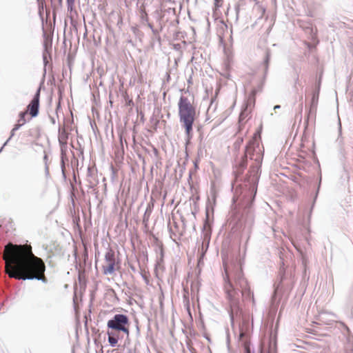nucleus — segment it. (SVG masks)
<instances>
[{"label": "nucleus", "instance_id": "20e7f679", "mask_svg": "<svg viewBox=\"0 0 353 353\" xmlns=\"http://www.w3.org/2000/svg\"><path fill=\"white\" fill-rule=\"evenodd\" d=\"M178 108L179 121L181 125L194 124L196 117V108L186 97L183 95L180 97Z\"/></svg>", "mask_w": 353, "mask_h": 353}, {"label": "nucleus", "instance_id": "a878e982", "mask_svg": "<svg viewBox=\"0 0 353 353\" xmlns=\"http://www.w3.org/2000/svg\"><path fill=\"white\" fill-rule=\"evenodd\" d=\"M28 112H24V111H22V112H19V121H23L22 123H23V125L26 123V116L27 115Z\"/></svg>", "mask_w": 353, "mask_h": 353}, {"label": "nucleus", "instance_id": "4c0bfd02", "mask_svg": "<svg viewBox=\"0 0 353 353\" xmlns=\"http://www.w3.org/2000/svg\"><path fill=\"white\" fill-rule=\"evenodd\" d=\"M78 279H79V283H81V282H82V281H83V276H81V274H79V277H78Z\"/></svg>", "mask_w": 353, "mask_h": 353}, {"label": "nucleus", "instance_id": "c03bdc74", "mask_svg": "<svg viewBox=\"0 0 353 353\" xmlns=\"http://www.w3.org/2000/svg\"><path fill=\"white\" fill-rule=\"evenodd\" d=\"M236 16L238 17L239 12V7L236 8Z\"/></svg>", "mask_w": 353, "mask_h": 353}, {"label": "nucleus", "instance_id": "ddd939ff", "mask_svg": "<svg viewBox=\"0 0 353 353\" xmlns=\"http://www.w3.org/2000/svg\"><path fill=\"white\" fill-rule=\"evenodd\" d=\"M321 181H322V176H321V173L320 172L319 180L315 186V192L312 196L313 200H312V205H311V210H312V209L314 208L316 201L317 200V198H318V196L319 194V191L321 189Z\"/></svg>", "mask_w": 353, "mask_h": 353}, {"label": "nucleus", "instance_id": "a211bd4d", "mask_svg": "<svg viewBox=\"0 0 353 353\" xmlns=\"http://www.w3.org/2000/svg\"><path fill=\"white\" fill-rule=\"evenodd\" d=\"M105 260L108 263H115V254L112 249H108L105 252Z\"/></svg>", "mask_w": 353, "mask_h": 353}, {"label": "nucleus", "instance_id": "09e8293b", "mask_svg": "<svg viewBox=\"0 0 353 353\" xmlns=\"http://www.w3.org/2000/svg\"><path fill=\"white\" fill-rule=\"evenodd\" d=\"M272 333H271V336H270V338H271V341L272 340Z\"/></svg>", "mask_w": 353, "mask_h": 353}, {"label": "nucleus", "instance_id": "393cba45", "mask_svg": "<svg viewBox=\"0 0 353 353\" xmlns=\"http://www.w3.org/2000/svg\"><path fill=\"white\" fill-rule=\"evenodd\" d=\"M151 212L152 210L150 208H148L146 209L143 216V222L144 223H146L148 221Z\"/></svg>", "mask_w": 353, "mask_h": 353}, {"label": "nucleus", "instance_id": "37998d69", "mask_svg": "<svg viewBox=\"0 0 353 353\" xmlns=\"http://www.w3.org/2000/svg\"><path fill=\"white\" fill-rule=\"evenodd\" d=\"M142 278H143V279H145L146 283H148V278L146 276H145L143 274H142Z\"/></svg>", "mask_w": 353, "mask_h": 353}, {"label": "nucleus", "instance_id": "49530a36", "mask_svg": "<svg viewBox=\"0 0 353 353\" xmlns=\"http://www.w3.org/2000/svg\"><path fill=\"white\" fill-rule=\"evenodd\" d=\"M345 330L347 331V332H350V329L347 326L345 325Z\"/></svg>", "mask_w": 353, "mask_h": 353}, {"label": "nucleus", "instance_id": "f704fd0d", "mask_svg": "<svg viewBox=\"0 0 353 353\" xmlns=\"http://www.w3.org/2000/svg\"><path fill=\"white\" fill-rule=\"evenodd\" d=\"M87 181L89 183V185H88L89 188H93L95 185L90 179H88Z\"/></svg>", "mask_w": 353, "mask_h": 353}, {"label": "nucleus", "instance_id": "4468645a", "mask_svg": "<svg viewBox=\"0 0 353 353\" xmlns=\"http://www.w3.org/2000/svg\"><path fill=\"white\" fill-rule=\"evenodd\" d=\"M182 126L185 129L186 136V144H189L193 137V124H185L182 125Z\"/></svg>", "mask_w": 353, "mask_h": 353}, {"label": "nucleus", "instance_id": "a19ab883", "mask_svg": "<svg viewBox=\"0 0 353 353\" xmlns=\"http://www.w3.org/2000/svg\"><path fill=\"white\" fill-rule=\"evenodd\" d=\"M299 110H300V112L299 113H300V114H301V112H302V110H303V104L302 103H301L299 105Z\"/></svg>", "mask_w": 353, "mask_h": 353}, {"label": "nucleus", "instance_id": "c85d7f7f", "mask_svg": "<svg viewBox=\"0 0 353 353\" xmlns=\"http://www.w3.org/2000/svg\"><path fill=\"white\" fill-rule=\"evenodd\" d=\"M151 30H152L154 36L155 37V38L157 39L159 41H160L161 37L159 35V31L157 29H155L154 28Z\"/></svg>", "mask_w": 353, "mask_h": 353}, {"label": "nucleus", "instance_id": "bb28decb", "mask_svg": "<svg viewBox=\"0 0 353 353\" xmlns=\"http://www.w3.org/2000/svg\"><path fill=\"white\" fill-rule=\"evenodd\" d=\"M243 139L242 137L237 138V139L235 141V142L234 143V148L236 150H239L241 147V145L243 143Z\"/></svg>", "mask_w": 353, "mask_h": 353}, {"label": "nucleus", "instance_id": "6e6552de", "mask_svg": "<svg viewBox=\"0 0 353 353\" xmlns=\"http://www.w3.org/2000/svg\"><path fill=\"white\" fill-rule=\"evenodd\" d=\"M68 139V133L65 130H61V128H59V136L58 140L60 145V150L67 151V141Z\"/></svg>", "mask_w": 353, "mask_h": 353}, {"label": "nucleus", "instance_id": "dca6fc26", "mask_svg": "<svg viewBox=\"0 0 353 353\" xmlns=\"http://www.w3.org/2000/svg\"><path fill=\"white\" fill-rule=\"evenodd\" d=\"M318 104L310 103L309 110L307 112V115L306 120L308 121L309 119H315L316 115V110H317Z\"/></svg>", "mask_w": 353, "mask_h": 353}, {"label": "nucleus", "instance_id": "1a4fd4ad", "mask_svg": "<svg viewBox=\"0 0 353 353\" xmlns=\"http://www.w3.org/2000/svg\"><path fill=\"white\" fill-rule=\"evenodd\" d=\"M39 106L40 102L34 100H31L27 105V110L32 118H34L38 116L39 113Z\"/></svg>", "mask_w": 353, "mask_h": 353}, {"label": "nucleus", "instance_id": "de8ad7c7", "mask_svg": "<svg viewBox=\"0 0 353 353\" xmlns=\"http://www.w3.org/2000/svg\"><path fill=\"white\" fill-rule=\"evenodd\" d=\"M46 159H47V156H46V155H45V156H44V160H46Z\"/></svg>", "mask_w": 353, "mask_h": 353}, {"label": "nucleus", "instance_id": "0eeeda50", "mask_svg": "<svg viewBox=\"0 0 353 353\" xmlns=\"http://www.w3.org/2000/svg\"><path fill=\"white\" fill-rule=\"evenodd\" d=\"M272 56V51L270 48H266L263 50L262 61L261 63V66L263 72V79H266V77L268 75Z\"/></svg>", "mask_w": 353, "mask_h": 353}, {"label": "nucleus", "instance_id": "473e14b6", "mask_svg": "<svg viewBox=\"0 0 353 353\" xmlns=\"http://www.w3.org/2000/svg\"><path fill=\"white\" fill-rule=\"evenodd\" d=\"M135 323H136L135 325H136V330H137V334L139 336L140 334V329H139L138 321H136Z\"/></svg>", "mask_w": 353, "mask_h": 353}, {"label": "nucleus", "instance_id": "2f4dec72", "mask_svg": "<svg viewBox=\"0 0 353 353\" xmlns=\"http://www.w3.org/2000/svg\"><path fill=\"white\" fill-rule=\"evenodd\" d=\"M265 80V79H263V81H262V82L261 83V84L258 86V88H256V90H257V92H259V91H261V90H262V88H263V84H264Z\"/></svg>", "mask_w": 353, "mask_h": 353}, {"label": "nucleus", "instance_id": "7c9ffc66", "mask_svg": "<svg viewBox=\"0 0 353 353\" xmlns=\"http://www.w3.org/2000/svg\"><path fill=\"white\" fill-rule=\"evenodd\" d=\"M23 125V123H17L16 125H14V128H13V131H17L18 130L22 125Z\"/></svg>", "mask_w": 353, "mask_h": 353}, {"label": "nucleus", "instance_id": "423d86ee", "mask_svg": "<svg viewBox=\"0 0 353 353\" xmlns=\"http://www.w3.org/2000/svg\"><path fill=\"white\" fill-rule=\"evenodd\" d=\"M212 230L210 225H208L207 222L205 224L202 230V243L201 246H199V250H201V255L203 256L208 250L210 241L211 239Z\"/></svg>", "mask_w": 353, "mask_h": 353}, {"label": "nucleus", "instance_id": "9d476101", "mask_svg": "<svg viewBox=\"0 0 353 353\" xmlns=\"http://www.w3.org/2000/svg\"><path fill=\"white\" fill-rule=\"evenodd\" d=\"M256 93H257L256 89L252 90V91H251L250 94H249V96L248 97L244 105V107H245L246 109H250L251 110V109L254 106L255 100H256L255 97H256Z\"/></svg>", "mask_w": 353, "mask_h": 353}, {"label": "nucleus", "instance_id": "7ed1b4c3", "mask_svg": "<svg viewBox=\"0 0 353 353\" xmlns=\"http://www.w3.org/2000/svg\"><path fill=\"white\" fill-rule=\"evenodd\" d=\"M224 290L230 303L229 314L231 323L241 314V301L251 300L254 303L253 292L244 276L240 260L232 262L230 266H225Z\"/></svg>", "mask_w": 353, "mask_h": 353}, {"label": "nucleus", "instance_id": "412c9836", "mask_svg": "<svg viewBox=\"0 0 353 353\" xmlns=\"http://www.w3.org/2000/svg\"><path fill=\"white\" fill-rule=\"evenodd\" d=\"M249 112H250V109H246L245 107H243L239 114V120L240 121H243L245 117H248Z\"/></svg>", "mask_w": 353, "mask_h": 353}, {"label": "nucleus", "instance_id": "f257e3e1", "mask_svg": "<svg viewBox=\"0 0 353 353\" xmlns=\"http://www.w3.org/2000/svg\"><path fill=\"white\" fill-rule=\"evenodd\" d=\"M263 158V152L261 150L259 143L251 140L245 148L243 156L235 160L233 174L236 192L239 191L242 197V209L234 212L230 221L234 232L249 231L253 224L252 205L261 173Z\"/></svg>", "mask_w": 353, "mask_h": 353}, {"label": "nucleus", "instance_id": "9b49d317", "mask_svg": "<svg viewBox=\"0 0 353 353\" xmlns=\"http://www.w3.org/2000/svg\"><path fill=\"white\" fill-rule=\"evenodd\" d=\"M43 61L44 64V72L46 73V66L48 64V59H47V54L50 56V52L52 49V44L51 43L48 42L47 41H45L43 43Z\"/></svg>", "mask_w": 353, "mask_h": 353}, {"label": "nucleus", "instance_id": "f8f14e48", "mask_svg": "<svg viewBox=\"0 0 353 353\" xmlns=\"http://www.w3.org/2000/svg\"><path fill=\"white\" fill-rule=\"evenodd\" d=\"M321 79H319V81L316 82V85H315V89L313 91L310 103L318 104L320 89H321Z\"/></svg>", "mask_w": 353, "mask_h": 353}, {"label": "nucleus", "instance_id": "e433bc0d", "mask_svg": "<svg viewBox=\"0 0 353 353\" xmlns=\"http://www.w3.org/2000/svg\"><path fill=\"white\" fill-rule=\"evenodd\" d=\"M129 267H130V268L131 269V270H132V272H136V268H135L134 265H132V264H129Z\"/></svg>", "mask_w": 353, "mask_h": 353}, {"label": "nucleus", "instance_id": "39448f33", "mask_svg": "<svg viewBox=\"0 0 353 353\" xmlns=\"http://www.w3.org/2000/svg\"><path fill=\"white\" fill-rule=\"evenodd\" d=\"M130 319L129 317L124 314H115L107 322L108 330L117 332H123L127 338L130 335Z\"/></svg>", "mask_w": 353, "mask_h": 353}, {"label": "nucleus", "instance_id": "f3484780", "mask_svg": "<svg viewBox=\"0 0 353 353\" xmlns=\"http://www.w3.org/2000/svg\"><path fill=\"white\" fill-rule=\"evenodd\" d=\"M115 270V263H108V265L103 266V273L105 275H111L114 273Z\"/></svg>", "mask_w": 353, "mask_h": 353}, {"label": "nucleus", "instance_id": "cd10ccee", "mask_svg": "<svg viewBox=\"0 0 353 353\" xmlns=\"http://www.w3.org/2000/svg\"><path fill=\"white\" fill-rule=\"evenodd\" d=\"M16 132V131H13V129L11 130V132H10V137L7 139V141L3 143V146L1 148V149H0V152L2 151V150H3V147H4L5 145H6L8 144V143L10 141V139L14 137V132Z\"/></svg>", "mask_w": 353, "mask_h": 353}, {"label": "nucleus", "instance_id": "5701e85b", "mask_svg": "<svg viewBox=\"0 0 353 353\" xmlns=\"http://www.w3.org/2000/svg\"><path fill=\"white\" fill-rule=\"evenodd\" d=\"M75 0H66L68 12H72L74 10Z\"/></svg>", "mask_w": 353, "mask_h": 353}, {"label": "nucleus", "instance_id": "f03ea898", "mask_svg": "<svg viewBox=\"0 0 353 353\" xmlns=\"http://www.w3.org/2000/svg\"><path fill=\"white\" fill-rule=\"evenodd\" d=\"M3 259L10 278L17 280H37L48 282L45 276L46 264L43 259L35 256L30 245H14L8 243L4 248Z\"/></svg>", "mask_w": 353, "mask_h": 353}, {"label": "nucleus", "instance_id": "b1692460", "mask_svg": "<svg viewBox=\"0 0 353 353\" xmlns=\"http://www.w3.org/2000/svg\"><path fill=\"white\" fill-rule=\"evenodd\" d=\"M41 89V84L37 88V90L36 92L34 93L32 100L40 102Z\"/></svg>", "mask_w": 353, "mask_h": 353}, {"label": "nucleus", "instance_id": "72a5a7b5", "mask_svg": "<svg viewBox=\"0 0 353 353\" xmlns=\"http://www.w3.org/2000/svg\"><path fill=\"white\" fill-rule=\"evenodd\" d=\"M87 176H88V178H89V177H91V176H92V169H91V168H90V167H88V168Z\"/></svg>", "mask_w": 353, "mask_h": 353}, {"label": "nucleus", "instance_id": "58836bf2", "mask_svg": "<svg viewBox=\"0 0 353 353\" xmlns=\"http://www.w3.org/2000/svg\"><path fill=\"white\" fill-rule=\"evenodd\" d=\"M281 108V105H276L274 106V110H279Z\"/></svg>", "mask_w": 353, "mask_h": 353}, {"label": "nucleus", "instance_id": "c756f323", "mask_svg": "<svg viewBox=\"0 0 353 353\" xmlns=\"http://www.w3.org/2000/svg\"><path fill=\"white\" fill-rule=\"evenodd\" d=\"M116 331H112L110 330L107 332L108 336L109 337H119V334L115 332Z\"/></svg>", "mask_w": 353, "mask_h": 353}, {"label": "nucleus", "instance_id": "ea45409f", "mask_svg": "<svg viewBox=\"0 0 353 353\" xmlns=\"http://www.w3.org/2000/svg\"><path fill=\"white\" fill-rule=\"evenodd\" d=\"M50 121L52 124H55L56 121L54 117H50Z\"/></svg>", "mask_w": 353, "mask_h": 353}, {"label": "nucleus", "instance_id": "a18cd8bd", "mask_svg": "<svg viewBox=\"0 0 353 353\" xmlns=\"http://www.w3.org/2000/svg\"><path fill=\"white\" fill-rule=\"evenodd\" d=\"M160 250H161V256H163V248H161Z\"/></svg>", "mask_w": 353, "mask_h": 353}, {"label": "nucleus", "instance_id": "6ab92c4d", "mask_svg": "<svg viewBox=\"0 0 353 353\" xmlns=\"http://www.w3.org/2000/svg\"><path fill=\"white\" fill-rule=\"evenodd\" d=\"M243 353H254L253 348L251 347L250 341L245 339L242 341Z\"/></svg>", "mask_w": 353, "mask_h": 353}, {"label": "nucleus", "instance_id": "4be33fe9", "mask_svg": "<svg viewBox=\"0 0 353 353\" xmlns=\"http://www.w3.org/2000/svg\"><path fill=\"white\" fill-rule=\"evenodd\" d=\"M119 337H109L108 339V341L109 343L110 346L112 347H114L117 346Z\"/></svg>", "mask_w": 353, "mask_h": 353}, {"label": "nucleus", "instance_id": "2eb2a0df", "mask_svg": "<svg viewBox=\"0 0 353 353\" xmlns=\"http://www.w3.org/2000/svg\"><path fill=\"white\" fill-rule=\"evenodd\" d=\"M67 151L61 150V169L63 179H66L65 161H68Z\"/></svg>", "mask_w": 353, "mask_h": 353}, {"label": "nucleus", "instance_id": "c9c22d12", "mask_svg": "<svg viewBox=\"0 0 353 353\" xmlns=\"http://www.w3.org/2000/svg\"><path fill=\"white\" fill-rule=\"evenodd\" d=\"M145 21H147V26H148V27L150 30H152L154 27H153V26H152V23H149V22L148 21V17H146Z\"/></svg>", "mask_w": 353, "mask_h": 353}, {"label": "nucleus", "instance_id": "79ce46f5", "mask_svg": "<svg viewBox=\"0 0 353 353\" xmlns=\"http://www.w3.org/2000/svg\"><path fill=\"white\" fill-rule=\"evenodd\" d=\"M59 6H61L63 4V0H57Z\"/></svg>", "mask_w": 353, "mask_h": 353}, {"label": "nucleus", "instance_id": "aec40b11", "mask_svg": "<svg viewBox=\"0 0 353 353\" xmlns=\"http://www.w3.org/2000/svg\"><path fill=\"white\" fill-rule=\"evenodd\" d=\"M337 143L342 146L343 144V139L342 137V128L340 119H339V136L336 139Z\"/></svg>", "mask_w": 353, "mask_h": 353}]
</instances>
